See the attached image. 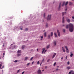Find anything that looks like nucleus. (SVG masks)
Wrapping results in <instances>:
<instances>
[{"instance_id": "c03bdc74", "label": "nucleus", "mask_w": 74, "mask_h": 74, "mask_svg": "<svg viewBox=\"0 0 74 74\" xmlns=\"http://www.w3.org/2000/svg\"><path fill=\"white\" fill-rule=\"evenodd\" d=\"M45 13L44 14V18H45Z\"/></svg>"}, {"instance_id": "1a4fd4ad", "label": "nucleus", "mask_w": 74, "mask_h": 74, "mask_svg": "<svg viewBox=\"0 0 74 74\" xmlns=\"http://www.w3.org/2000/svg\"><path fill=\"white\" fill-rule=\"evenodd\" d=\"M62 23H64V17H63L62 18Z\"/></svg>"}, {"instance_id": "7ed1b4c3", "label": "nucleus", "mask_w": 74, "mask_h": 74, "mask_svg": "<svg viewBox=\"0 0 74 74\" xmlns=\"http://www.w3.org/2000/svg\"><path fill=\"white\" fill-rule=\"evenodd\" d=\"M37 73L38 74H42V73L41 72V70L38 69V71H37Z\"/></svg>"}, {"instance_id": "338daca9", "label": "nucleus", "mask_w": 74, "mask_h": 74, "mask_svg": "<svg viewBox=\"0 0 74 74\" xmlns=\"http://www.w3.org/2000/svg\"><path fill=\"white\" fill-rule=\"evenodd\" d=\"M20 30H23V29L22 28H20Z\"/></svg>"}, {"instance_id": "ea45409f", "label": "nucleus", "mask_w": 74, "mask_h": 74, "mask_svg": "<svg viewBox=\"0 0 74 74\" xmlns=\"http://www.w3.org/2000/svg\"><path fill=\"white\" fill-rule=\"evenodd\" d=\"M25 30H26V31H27V30H28V28H26Z\"/></svg>"}, {"instance_id": "e433bc0d", "label": "nucleus", "mask_w": 74, "mask_h": 74, "mask_svg": "<svg viewBox=\"0 0 74 74\" xmlns=\"http://www.w3.org/2000/svg\"><path fill=\"white\" fill-rule=\"evenodd\" d=\"M47 49H46L45 50V51H44V53H45V52H47Z\"/></svg>"}, {"instance_id": "f704fd0d", "label": "nucleus", "mask_w": 74, "mask_h": 74, "mask_svg": "<svg viewBox=\"0 0 74 74\" xmlns=\"http://www.w3.org/2000/svg\"><path fill=\"white\" fill-rule=\"evenodd\" d=\"M66 52L67 53H69V50H67L66 51Z\"/></svg>"}, {"instance_id": "c756f323", "label": "nucleus", "mask_w": 74, "mask_h": 74, "mask_svg": "<svg viewBox=\"0 0 74 74\" xmlns=\"http://www.w3.org/2000/svg\"><path fill=\"white\" fill-rule=\"evenodd\" d=\"M33 57H32L30 59V60H33Z\"/></svg>"}, {"instance_id": "f257e3e1", "label": "nucleus", "mask_w": 74, "mask_h": 74, "mask_svg": "<svg viewBox=\"0 0 74 74\" xmlns=\"http://www.w3.org/2000/svg\"><path fill=\"white\" fill-rule=\"evenodd\" d=\"M69 32H73L74 30V27L73 25L71 23H70L69 25Z\"/></svg>"}, {"instance_id": "0eeeda50", "label": "nucleus", "mask_w": 74, "mask_h": 74, "mask_svg": "<svg viewBox=\"0 0 74 74\" xmlns=\"http://www.w3.org/2000/svg\"><path fill=\"white\" fill-rule=\"evenodd\" d=\"M15 45H14V46H12L11 48H12V49H14V48H15Z\"/></svg>"}, {"instance_id": "8fccbe9b", "label": "nucleus", "mask_w": 74, "mask_h": 74, "mask_svg": "<svg viewBox=\"0 0 74 74\" xmlns=\"http://www.w3.org/2000/svg\"><path fill=\"white\" fill-rule=\"evenodd\" d=\"M19 70H18V71H17V73H19Z\"/></svg>"}, {"instance_id": "603ef678", "label": "nucleus", "mask_w": 74, "mask_h": 74, "mask_svg": "<svg viewBox=\"0 0 74 74\" xmlns=\"http://www.w3.org/2000/svg\"><path fill=\"white\" fill-rule=\"evenodd\" d=\"M24 73H25V71H24L22 73V74H24Z\"/></svg>"}, {"instance_id": "39448f33", "label": "nucleus", "mask_w": 74, "mask_h": 74, "mask_svg": "<svg viewBox=\"0 0 74 74\" xmlns=\"http://www.w3.org/2000/svg\"><path fill=\"white\" fill-rule=\"evenodd\" d=\"M21 53H22V52L21 51V50H18L17 51V53L21 54Z\"/></svg>"}, {"instance_id": "dca6fc26", "label": "nucleus", "mask_w": 74, "mask_h": 74, "mask_svg": "<svg viewBox=\"0 0 74 74\" xmlns=\"http://www.w3.org/2000/svg\"><path fill=\"white\" fill-rule=\"evenodd\" d=\"M64 4H65V2L64 1L63 2L62 4V7H63V6H64Z\"/></svg>"}, {"instance_id": "473e14b6", "label": "nucleus", "mask_w": 74, "mask_h": 74, "mask_svg": "<svg viewBox=\"0 0 74 74\" xmlns=\"http://www.w3.org/2000/svg\"><path fill=\"white\" fill-rule=\"evenodd\" d=\"M67 63V64H68V65L70 64V62L69 61H68Z\"/></svg>"}, {"instance_id": "5701e85b", "label": "nucleus", "mask_w": 74, "mask_h": 74, "mask_svg": "<svg viewBox=\"0 0 74 74\" xmlns=\"http://www.w3.org/2000/svg\"><path fill=\"white\" fill-rule=\"evenodd\" d=\"M43 37H44V36H42L41 37V38L40 39L41 40H42Z\"/></svg>"}, {"instance_id": "c9c22d12", "label": "nucleus", "mask_w": 74, "mask_h": 74, "mask_svg": "<svg viewBox=\"0 0 74 74\" xmlns=\"http://www.w3.org/2000/svg\"><path fill=\"white\" fill-rule=\"evenodd\" d=\"M37 64H40V62L39 61H38L37 62Z\"/></svg>"}, {"instance_id": "774afa93", "label": "nucleus", "mask_w": 74, "mask_h": 74, "mask_svg": "<svg viewBox=\"0 0 74 74\" xmlns=\"http://www.w3.org/2000/svg\"><path fill=\"white\" fill-rule=\"evenodd\" d=\"M65 25H62V26H64Z\"/></svg>"}, {"instance_id": "864d4df0", "label": "nucleus", "mask_w": 74, "mask_h": 74, "mask_svg": "<svg viewBox=\"0 0 74 74\" xmlns=\"http://www.w3.org/2000/svg\"><path fill=\"white\" fill-rule=\"evenodd\" d=\"M66 59H67V56H66L65 58Z\"/></svg>"}, {"instance_id": "f03ea898", "label": "nucleus", "mask_w": 74, "mask_h": 74, "mask_svg": "<svg viewBox=\"0 0 74 74\" xmlns=\"http://www.w3.org/2000/svg\"><path fill=\"white\" fill-rule=\"evenodd\" d=\"M51 18V15H48L47 16V21L50 20Z\"/></svg>"}, {"instance_id": "0e129e2a", "label": "nucleus", "mask_w": 74, "mask_h": 74, "mask_svg": "<svg viewBox=\"0 0 74 74\" xmlns=\"http://www.w3.org/2000/svg\"><path fill=\"white\" fill-rule=\"evenodd\" d=\"M42 64V63H41L40 64V66H41V64Z\"/></svg>"}, {"instance_id": "5fc2aeb1", "label": "nucleus", "mask_w": 74, "mask_h": 74, "mask_svg": "<svg viewBox=\"0 0 74 74\" xmlns=\"http://www.w3.org/2000/svg\"><path fill=\"white\" fill-rule=\"evenodd\" d=\"M18 27H16V29H18Z\"/></svg>"}, {"instance_id": "412c9836", "label": "nucleus", "mask_w": 74, "mask_h": 74, "mask_svg": "<svg viewBox=\"0 0 74 74\" xmlns=\"http://www.w3.org/2000/svg\"><path fill=\"white\" fill-rule=\"evenodd\" d=\"M65 48H66V50H69V49H68V48L67 47V46H65Z\"/></svg>"}, {"instance_id": "7c9ffc66", "label": "nucleus", "mask_w": 74, "mask_h": 74, "mask_svg": "<svg viewBox=\"0 0 74 74\" xmlns=\"http://www.w3.org/2000/svg\"><path fill=\"white\" fill-rule=\"evenodd\" d=\"M46 27H48V23H47L46 25Z\"/></svg>"}, {"instance_id": "ddd939ff", "label": "nucleus", "mask_w": 74, "mask_h": 74, "mask_svg": "<svg viewBox=\"0 0 74 74\" xmlns=\"http://www.w3.org/2000/svg\"><path fill=\"white\" fill-rule=\"evenodd\" d=\"M21 55V54L17 53V56L18 57H19V56H20Z\"/></svg>"}, {"instance_id": "4be33fe9", "label": "nucleus", "mask_w": 74, "mask_h": 74, "mask_svg": "<svg viewBox=\"0 0 74 74\" xmlns=\"http://www.w3.org/2000/svg\"><path fill=\"white\" fill-rule=\"evenodd\" d=\"M67 22L68 23H70V20L69 19H68Z\"/></svg>"}, {"instance_id": "680f3d73", "label": "nucleus", "mask_w": 74, "mask_h": 74, "mask_svg": "<svg viewBox=\"0 0 74 74\" xmlns=\"http://www.w3.org/2000/svg\"><path fill=\"white\" fill-rule=\"evenodd\" d=\"M42 71H44V69H43L42 70Z\"/></svg>"}, {"instance_id": "c85d7f7f", "label": "nucleus", "mask_w": 74, "mask_h": 74, "mask_svg": "<svg viewBox=\"0 0 74 74\" xmlns=\"http://www.w3.org/2000/svg\"><path fill=\"white\" fill-rule=\"evenodd\" d=\"M67 4H68V1H67L65 3V5H67Z\"/></svg>"}, {"instance_id": "423d86ee", "label": "nucleus", "mask_w": 74, "mask_h": 74, "mask_svg": "<svg viewBox=\"0 0 74 74\" xmlns=\"http://www.w3.org/2000/svg\"><path fill=\"white\" fill-rule=\"evenodd\" d=\"M56 53H55L53 55V57H52V58L53 59V58H54L55 57V56H56Z\"/></svg>"}, {"instance_id": "393cba45", "label": "nucleus", "mask_w": 74, "mask_h": 74, "mask_svg": "<svg viewBox=\"0 0 74 74\" xmlns=\"http://www.w3.org/2000/svg\"><path fill=\"white\" fill-rule=\"evenodd\" d=\"M62 50L64 52H65V51L64 49H62Z\"/></svg>"}, {"instance_id": "69168bd1", "label": "nucleus", "mask_w": 74, "mask_h": 74, "mask_svg": "<svg viewBox=\"0 0 74 74\" xmlns=\"http://www.w3.org/2000/svg\"><path fill=\"white\" fill-rule=\"evenodd\" d=\"M34 63V62H32V64H33Z\"/></svg>"}, {"instance_id": "9d476101", "label": "nucleus", "mask_w": 74, "mask_h": 74, "mask_svg": "<svg viewBox=\"0 0 74 74\" xmlns=\"http://www.w3.org/2000/svg\"><path fill=\"white\" fill-rule=\"evenodd\" d=\"M53 44L54 45L56 46V41H54L53 42Z\"/></svg>"}, {"instance_id": "72a5a7b5", "label": "nucleus", "mask_w": 74, "mask_h": 74, "mask_svg": "<svg viewBox=\"0 0 74 74\" xmlns=\"http://www.w3.org/2000/svg\"><path fill=\"white\" fill-rule=\"evenodd\" d=\"M72 73V71H71L69 73V74H71V73Z\"/></svg>"}, {"instance_id": "b1692460", "label": "nucleus", "mask_w": 74, "mask_h": 74, "mask_svg": "<svg viewBox=\"0 0 74 74\" xmlns=\"http://www.w3.org/2000/svg\"><path fill=\"white\" fill-rule=\"evenodd\" d=\"M44 35L45 36L47 37V34L46 33V32L45 33Z\"/></svg>"}, {"instance_id": "a18cd8bd", "label": "nucleus", "mask_w": 74, "mask_h": 74, "mask_svg": "<svg viewBox=\"0 0 74 74\" xmlns=\"http://www.w3.org/2000/svg\"><path fill=\"white\" fill-rule=\"evenodd\" d=\"M3 57H4V55H5V53H3Z\"/></svg>"}, {"instance_id": "6ab92c4d", "label": "nucleus", "mask_w": 74, "mask_h": 74, "mask_svg": "<svg viewBox=\"0 0 74 74\" xmlns=\"http://www.w3.org/2000/svg\"><path fill=\"white\" fill-rule=\"evenodd\" d=\"M67 69L68 70H70V69L71 68L70 67H69V66H67L66 67Z\"/></svg>"}, {"instance_id": "37998d69", "label": "nucleus", "mask_w": 74, "mask_h": 74, "mask_svg": "<svg viewBox=\"0 0 74 74\" xmlns=\"http://www.w3.org/2000/svg\"><path fill=\"white\" fill-rule=\"evenodd\" d=\"M48 38H50V35H48Z\"/></svg>"}, {"instance_id": "a211bd4d", "label": "nucleus", "mask_w": 74, "mask_h": 74, "mask_svg": "<svg viewBox=\"0 0 74 74\" xmlns=\"http://www.w3.org/2000/svg\"><path fill=\"white\" fill-rule=\"evenodd\" d=\"M70 53H71V54L70 56L71 57H72V56H73V54L72 53V52H71Z\"/></svg>"}, {"instance_id": "4d7b16f0", "label": "nucleus", "mask_w": 74, "mask_h": 74, "mask_svg": "<svg viewBox=\"0 0 74 74\" xmlns=\"http://www.w3.org/2000/svg\"><path fill=\"white\" fill-rule=\"evenodd\" d=\"M74 20H73V19H72V22H74Z\"/></svg>"}, {"instance_id": "de8ad7c7", "label": "nucleus", "mask_w": 74, "mask_h": 74, "mask_svg": "<svg viewBox=\"0 0 74 74\" xmlns=\"http://www.w3.org/2000/svg\"><path fill=\"white\" fill-rule=\"evenodd\" d=\"M29 64H30V63H28L27 64V66H29Z\"/></svg>"}, {"instance_id": "2f4dec72", "label": "nucleus", "mask_w": 74, "mask_h": 74, "mask_svg": "<svg viewBox=\"0 0 74 74\" xmlns=\"http://www.w3.org/2000/svg\"><path fill=\"white\" fill-rule=\"evenodd\" d=\"M1 64H0V68L1 69H2V68H1Z\"/></svg>"}, {"instance_id": "3c124183", "label": "nucleus", "mask_w": 74, "mask_h": 74, "mask_svg": "<svg viewBox=\"0 0 74 74\" xmlns=\"http://www.w3.org/2000/svg\"><path fill=\"white\" fill-rule=\"evenodd\" d=\"M3 47H4V43H3V45L2 46Z\"/></svg>"}, {"instance_id": "9b49d317", "label": "nucleus", "mask_w": 74, "mask_h": 74, "mask_svg": "<svg viewBox=\"0 0 74 74\" xmlns=\"http://www.w3.org/2000/svg\"><path fill=\"white\" fill-rule=\"evenodd\" d=\"M28 59V57H26L25 58V59L24 60V61H26Z\"/></svg>"}, {"instance_id": "bf43d9fd", "label": "nucleus", "mask_w": 74, "mask_h": 74, "mask_svg": "<svg viewBox=\"0 0 74 74\" xmlns=\"http://www.w3.org/2000/svg\"><path fill=\"white\" fill-rule=\"evenodd\" d=\"M4 66H2V69H3V68H4Z\"/></svg>"}, {"instance_id": "6e6552de", "label": "nucleus", "mask_w": 74, "mask_h": 74, "mask_svg": "<svg viewBox=\"0 0 74 74\" xmlns=\"http://www.w3.org/2000/svg\"><path fill=\"white\" fill-rule=\"evenodd\" d=\"M66 14V12H63L62 13V16H64V15L65 14Z\"/></svg>"}, {"instance_id": "052dcab7", "label": "nucleus", "mask_w": 74, "mask_h": 74, "mask_svg": "<svg viewBox=\"0 0 74 74\" xmlns=\"http://www.w3.org/2000/svg\"><path fill=\"white\" fill-rule=\"evenodd\" d=\"M72 18L73 19H74V16H72Z\"/></svg>"}, {"instance_id": "a19ab883", "label": "nucleus", "mask_w": 74, "mask_h": 74, "mask_svg": "<svg viewBox=\"0 0 74 74\" xmlns=\"http://www.w3.org/2000/svg\"><path fill=\"white\" fill-rule=\"evenodd\" d=\"M63 32H64H64H65V29H63Z\"/></svg>"}, {"instance_id": "cd10ccee", "label": "nucleus", "mask_w": 74, "mask_h": 74, "mask_svg": "<svg viewBox=\"0 0 74 74\" xmlns=\"http://www.w3.org/2000/svg\"><path fill=\"white\" fill-rule=\"evenodd\" d=\"M68 27H69V26H68V25H67L66 27V29H68Z\"/></svg>"}, {"instance_id": "4468645a", "label": "nucleus", "mask_w": 74, "mask_h": 74, "mask_svg": "<svg viewBox=\"0 0 74 74\" xmlns=\"http://www.w3.org/2000/svg\"><path fill=\"white\" fill-rule=\"evenodd\" d=\"M61 3H60L59 4V8H58L59 10V9H60V6L61 5Z\"/></svg>"}, {"instance_id": "09e8293b", "label": "nucleus", "mask_w": 74, "mask_h": 74, "mask_svg": "<svg viewBox=\"0 0 74 74\" xmlns=\"http://www.w3.org/2000/svg\"><path fill=\"white\" fill-rule=\"evenodd\" d=\"M44 59H43L42 60V62H44Z\"/></svg>"}, {"instance_id": "79ce46f5", "label": "nucleus", "mask_w": 74, "mask_h": 74, "mask_svg": "<svg viewBox=\"0 0 74 74\" xmlns=\"http://www.w3.org/2000/svg\"><path fill=\"white\" fill-rule=\"evenodd\" d=\"M50 59H48L47 60V62H49Z\"/></svg>"}, {"instance_id": "e2e57ef3", "label": "nucleus", "mask_w": 74, "mask_h": 74, "mask_svg": "<svg viewBox=\"0 0 74 74\" xmlns=\"http://www.w3.org/2000/svg\"><path fill=\"white\" fill-rule=\"evenodd\" d=\"M47 66H46L45 67V69H47Z\"/></svg>"}, {"instance_id": "49530a36", "label": "nucleus", "mask_w": 74, "mask_h": 74, "mask_svg": "<svg viewBox=\"0 0 74 74\" xmlns=\"http://www.w3.org/2000/svg\"><path fill=\"white\" fill-rule=\"evenodd\" d=\"M56 62H55L54 63V64H53V66H55V65H56Z\"/></svg>"}, {"instance_id": "6e6d98bb", "label": "nucleus", "mask_w": 74, "mask_h": 74, "mask_svg": "<svg viewBox=\"0 0 74 74\" xmlns=\"http://www.w3.org/2000/svg\"><path fill=\"white\" fill-rule=\"evenodd\" d=\"M58 69H56V71H58Z\"/></svg>"}, {"instance_id": "a878e982", "label": "nucleus", "mask_w": 74, "mask_h": 74, "mask_svg": "<svg viewBox=\"0 0 74 74\" xmlns=\"http://www.w3.org/2000/svg\"><path fill=\"white\" fill-rule=\"evenodd\" d=\"M71 71H72V72H71V74H74V71L73 70H71Z\"/></svg>"}, {"instance_id": "20e7f679", "label": "nucleus", "mask_w": 74, "mask_h": 74, "mask_svg": "<svg viewBox=\"0 0 74 74\" xmlns=\"http://www.w3.org/2000/svg\"><path fill=\"white\" fill-rule=\"evenodd\" d=\"M57 32L58 36H59V37H60V32H59V30H57Z\"/></svg>"}, {"instance_id": "4c0bfd02", "label": "nucleus", "mask_w": 74, "mask_h": 74, "mask_svg": "<svg viewBox=\"0 0 74 74\" xmlns=\"http://www.w3.org/2000/svg\"><path fill=\"white\" fill-rule=\"evenodd\" d=\"M72 4V3L71 2H69V5H71Z\"/></svg>"}, {"instance_id": "58836bf2", "label": "nucleus", "mask_w": 74, "mask_h": 74, "mask_svg": "<svg viewBox=\"0 0 74 74\" xmlns=\"http://www.w3.org/2000/svg\"><path fill=\"white\" fill-rule=\"evenodd\" d=\"M17 62H18V60H15L14 61V62H16V63Z\"/></svg>"}, {"instance_id": "f3484780", "label": "nucleus", "mask_w": 74, "mask_h": 74, "mask_svg": "<svg viewBox=\"0 0 74 74\" xmlns=\"http://www.w3.org/2000/svg\"><path fill=\"white\" fill-rule=\"evenodd\" d=\"M54 35L55 37H58V36L56 35V33H54Z\"/></svg>"}, {"instance_id": "2eb2a0df", "label": "nucleus", "mask_w": 74, "mask_h": 74, "mask_svg": "<svg viewBox=\"0 0 74 74\" xmlns=\"http://www.w3.org/2000/svg\"><path fill=\"white\" fill-rule=\"evenodd\" d=\"M50 46V45H47V46L46 47V48H47V49H48V48H49V46Z\"/></svg>"}, {"instance_id": "aec40b11", "label": "nucleus", "mask_w": 74, "mask_h": 74, "mask_svg": "<svg viewBox=\"0 0 74 74\" xmlns=\"http://www.w3.org/2000/svg\"><path fill=\"white\" fill-rule=\"evenodd\" d=\"M25 47V45H23L22 46V49H24V48Z\"/></svg>"}, {"instance_id": "bb28decb", "label": "nucleus", "mask_w": 74, "mask_h": 74, "mask_svg": "<svg viewBox=\"0 0 74 74\" xmlns=\"http://www.w3.org/2000/svg\"><path fill=\"white\" fill-rule=\"evenodd\" d=\"M51 36L52 37V36H53V32H52L51 33Z\"/></svg>"}, {"instance_id": "f8f14e48", "label": "nucleus", "mask_w": 74, "mask_h": 74, "mask_svg": "<svg viewBox=\"0 0 74 74\" xmlns=\"http://www.w3.org/2000/svg\"><path fill=\"white\" fill-rule=\"evenodd\" d=\"M45 48H44L43 49V50L42 51V53H44V51H45Z\"/></svg>"}, {"instance_id": "13d9d810", "label": "nucleus", "mask_w": 74, "mask_h": 74, "mask_svg": "<svg viewBox=\"0 0 74 74\" xmlns=\"http://www.w3.org/2000/svg\"><path fill=\"white\" fill-rule=\"evenodd\" d=\"M61 59H63V57H62L61 58Z\"/></svg>"}]
</instances>
